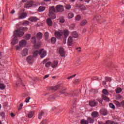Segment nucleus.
Wrapping results in <instances>:
<instances>
[{"mask_svg": "<svg viewBox=\"0 0 124 124\" xmlns=\"http://www.w3.org/2000/svg\"><path fill=\"white\" fill-rule=\"evenodd\" d=\"M24 35V32L21 31L20 30H16L14 32L13 39L12 41V44L13 45H15L18 43V39H17V36H23Z\"/></svg>", "mask_w": 124, "mask_h": 124, "instance_id": "obj_1", "label": "nucleus"}, {"mask_svg": "<svg viewBox=\"0 0 124 124\" xmlns=\"http://www.w3.org/2000/svg\"><path fill=\"white\" fill-rule=\"evenodd\" d=\"M55 12H57L56 11H55V8L54 6H52L49 9V13L48 14V16L49 18L51 19H56V15H55Z\"/></svg>", "mask_w": 124, "mask_h": 124, "instance_id": "obj_2", "label": "nucleus"}, {"mask_svg": "<svg viewBox=\"0 0 124 124\" xmlns=\"http://www.w3.org/2000/svg\"><path fill=\"white\" fill-rule=\"evenodd\" d=\"M56 12H62L63 11V6L62 5H58L55 9Z\"/></svg>", "mask_w": 124, "mask_h": 124, "instance_id": "obj_3", "label": "nucleus"}, {"mask_svg": "<svg viewBox=\"0 0 124 124\" xmlns=\"http://www.w3.org/2000/svg\"><path fill=\"white\" fill-rule=\"evenodd\" d=\"M39 55H40L41 59H43V58L46 56V51L43 49L40 50Z\"/></svg>", "mask_w": 124, "mask_h": 124, "instance_id": "obj_4", "label": "nucleus"}, {"mask_svg": "<svg viewBox=\"0 0 124 124\" xmlns=\"http://www.w3.org/2000/svg\"><path fill=\"white\" fill-rule=\"evenodd\" d=\"M63 34V33H62V31H57L55 32V35L57 38H61V37L62 36Z\"/></svg>", "mask_w": 124, "mask_h": 124, "instance_id": "obj_5", "label": "nucleus"}, {"mask_svg": "<svg viewBox=\"0 0 124 124\" xmlns=\"http://www.w3.org/2000/svg\"><path fill=\"white\" fill-rule=\"evenodd\" d=\"M59 54L62 57H65V51H64V49L62 47L59 48Z\"/></svg>", "mask_w": 124, "mask_h": 124, "instance_id": "obj_6", "label": "nucleus"}, {"mask_svg": "<svg viewBox=\"0 0 124 124\" xmlns=\"http://www.w3.org/2000/svg\"><path fill=\"white\" fill-rule=\"evenodd\" d=\"M100 113L101 115L106 116V115L108 114V111H107V109H106V108H102L100 111Z\"/></svg>", "mask_w": 124, "mask_h": 124, "instance_id": "obj_7", "label": "nucleus"}, {"mask_svg": "<svg viewBox=\"0 0 124 124\" xmlns=\"http://www.w3.org/2000/svg\"><path fill=\"white\" fill-rule=\"evenodd\" d=\"M27 45V41L25 40H22L19 42L20 47H24Z\"/></svg>", "mask_w": 124, "mask_h": 124, "instance_id": "obj_8", "label": "nucleus"}, {"mask_svg": "<svg viewBox=\"0 0 124 124\" xmlns=\"http://www.w3.org/2000/svg\"><path fill=\"white\" fill-rule=\"evenodd\" d=\"M59 63V62L57 61H54L52 63H51V67L52 68H55L58 66V64Z\"/></svg>", "mask_w": 124, "mask_h": 124, "instance_id": "obj_9", "label": "nucleus"}, {"mask_svg": "<svg viewBox=\"0 0 124 124\" xmlns=\"http://www.w3.org/2000/svg\"><path fill=\"white\" fill-rule=\"evenodd\" d=\"M33 57L31 56H29L27 58V62H29V63H31V62H33Z\"/></svg>", "mask_w": 124, "mask_h": 124, "instance_id": "obj_10", "label": "nucleus"}, {"mask_svg": "<svg viewBox=\"0 0 124 124\" xmlns=\"http://www.w3.org/2000/svg\"><path fill=\"white\" fill-rule=\"evenodd\" d=\"M46 24H47L49 27H52L53 25V22H52V20L50 18H48L46 19Z\"/></svg>", "mask_w": 124, "mask_h": 124, "instance_id": "obj_11", "label": "nucleus"}, {"mask_svg": "<svg viewBox=\"0 0 124 124\" xmlns=\"http://www.w3.org/2000/svg\"><path fill=\"white\" fill-rule=\"evenodd\" d=\"M97 104V102H95V101H90L89 102V105H90V106L94 107L95 106H96Z\"/></svg>", "mask_w": 124, "mask_h": 124, "instance_id": "obj_12", "label": "nucleus"}, {"mask_svg": "<svg viewBox=\"0 0 124 124\" xmlns=\"http://www.w3.org/2000/svg\"><path fill=\"white\" fill-rule=\"evenodd\" d=\"M72 42H73V38H72V37L70 36L68 39V44L69 46H71V45L72 44Z\"/></svg>", "mask_w": 124, "mask_h": 124, "instance_id": "obj_13", "label": "nucleus"}, {"mask_svg": "<svg viewBox=\"0 0 124 124\" xmlns=\"http://www.w3.org/2000/svg\"><path fill=\"white\" fill-rule=\"evenodd\" d=\"M28 54V49L25 48L23 50L22 55L23 57L27 56Z\"/></svg>", "mask_w": 124, "mask_h": 124, "instance_id": "obj_14", "label": "nucleus"}, {"mask_svg": "<svg viewBox=\"0 0 124 124\" xmlns=\"http://www.w3.org/2000/svg\"><path fill=\"white\" fill-rule=\"evenodd\" d=\"M34 115V111H31L28 113V117L29 119H31L32 118V117H33Z\"/></svg>", "mask_w": 124, "mask_h": 124, "instance_id": "obj_15", "label": "nucleus"}, {"mask_svg": "<svg viewBox=\"0 0 124 124\" xmlns=\"http://www.w3.org/2000/svg\"><path fill=\"white\" fill-rule=\"evenodd\" d=\"M37 20H38L37 17L35 16H31L29 18V21H31V22H36Z\"/></svg>", "mask_w": 124, "mask_h": 124, "instance_id": "obj_16", "label": "nucleus"}, {"mask_svg": "<svg viewBox=\"0 0 124 124\" xmlns=\"http://www.w3.org/2000/svg\"><path fill=\"white\" fill-rule=\"evenodd\" d=\"M32 4H33V1L31 0L29 1L26 4V6L27 7H31V6H32Z\"/></svg>", "mask_w": 124, "mask_h": 124, "instance_id": "obj_17", "label": "nucleus"}, {"mask_svg": "<svg viewBox=\"0 0 124 124\" xmlns=\"http://www.w3.org/2000/svg\"><path fill=\"white\" fill-rule=\"evenodd\" d=\"M45 7L43 6H40L38 9V12H42L45 10Z\"/></svg>", "mask_w": 124, "mask_h": 124, "instance_id": "obj_18", "label": "nucleus"}, {"mask_svg": "<svg viewBox=\"0 0 124 124\" xmlns=\"http://www.w3.org/2000/svg\"><path fill=\"white\" fill-rule=\"evenodd\" d=\"M26 17H27V13H23L20 14L19 18V19H24V18H26Z\"/></svg>", "mask_w": 124, "mask_h": 124, "instance_id": "obj_19", "label": "nucleus"}, {"mask_svg": "<svg viewBox=\"0 0 124 124\" xmlns=\"http://www.w3.org/2000/svg\"><path fill=\"white\" fill-rule=\"evenodd\" d=\"M65 95H68V96H74L75 95H77V93H76V92H75L74 93H65Z\"/></svg>", "mask_w": 124, "mask_h": 124, "instance_id": "obj_20", "label": "nucleus"}, {"mask_svg": "<svg viewBox=\"0 0 124 124\" xmlns=\"http://www.w3.org/2000/svg\"><path fill=\"white\" fill-rule=\"evenodd\" d=\"M92 116L93 118H97V117L98 116V112L93 111L92 113Z\"/></svg>", "mask_w": 124, "mask_h": 124, "instance_id": "obj_21", "label": "nucleus"}, {"mask_svg": "<svg viewBox=\"0 0 124 124\" xmlns=\"http://www.w3.org/2000/svg\"><path fill=\"white\" fill-rule=\"evenodd\" d=\"M63 33H64V37H65V38H66L67 37V36H68V35H69V31H68V30H64L63 31Z\"/></svg>", "mask_w": 124, "mask_h": 124, "instance_id": "obj_22", "label": "nucleus"}, {"mask_svg": "<svg viewBox=\"0 0 124 124\" xmlns=\"http://www.w3.org/2000/svg\"><path fill=\"white\" fill-rule=\"evenodd\" d=\"M88 24V21L86 19L83 20L81 23H80V26H85V25H87Z\"/></svg>", "mask_w": 124, "mask_h": 124, "instance_id": "obj_23", "label": "nucleus"}, {"mask_svg": "<svg viewBox=\"0 0 124 124\" xmlns=\"http://www.w3.org/2000/svg\"><path fill=\"white\" fill-rule=\"evenodd\" d=\"M38 55H39V50H36L33 53V57L35 58Z\"/></svg>", "mask_w": 124, "mask_h": 124, "instance_id": "obj_24", "label": "nucleus"}, {"mask_svg": "<svg viewBox=\"0 0 124 124\" xmlns=\"http://www.w3.org/2000/svg\"><path fill=\"white\" fill-rule=\"evenodd\" d=\"M102 98L104 100H106V101H109L110 100L109 98L108 97L105 96V95H102Z\"/></svg>", "mask_w": 124, "mask_h": 124, "instance_id": "obj_25", "label": "nucleus"}, {"mask_svg": "<svg viewBox=\"0 0 124 124\" xmlns=\"http://www.w3.org/2000/svg\"><path fill=\"white\" fill-rule=\"evenodd\" d=\"M60 88V86L57 85L56 86H52L50 87V90H52V91H56V90H58V88Z\"/></svg>", "mask_w": 124, "mask_h": 124, "instance_id": "obj_26", "label": "nucleus"}, {"mask_svg": "<svg viewBox=\"0 0 124 124\" xmlns=\"http://www.w3.org/2000/svg\"><path fill=\"white\" fill-rule=\"evenodd\" d=\"M102 93L105 95H109V92L105 89L103 90Z\"/></svg>", "mask_w": 124, "mask_h": 124, "instance_id": "obj_27", "label": "nucleus"}, {"mask_svg": "<svg viewBox=\"0 0 124 124\" xmlns=\"http://www.w3.org/2000/svg\"><path fill=\"white\" fill-rule=\"evenodd\" d=\"M20 85H23V82H22V80H21V78L19 79V81H17L16 83V86L19 87Z\"/></svg>", "mask_w": 124, "mask_h": 124, "instance_id": "obj_28", "label": "nucleus"}, {"mask_svg": "<svg viewBox=\"0 0 124 124\" xmlns=\"http://www.w3.org/2000/svg\"><path fill=\"white\" fill-rule=\"evenodd\" d=\"M42 36H43V34L41 32H39L37 34V38H38V39H41V38H42Z\"/></svg>", "mask_w": 124, "mask_h": 124, "instance_id": "obj_29", "label": "nucleus"}, {"mask_svg": "<svg viewBox=\"0 0 124 124\" xmlns=\"http://www.w3.org/2000/svg\"><path fill=\"white\" fill-rule=\"evenodd\" d=\"M44 116V112L41 111L38 114V119L40 120L42 118V116Z\"/></svg>", "mask_w": 124, "mask_h": 124, "instance_id": "obj_30", "label": "nucleus"}, {"mask_svg": "<svg viewBox=\"0 0 124 124\" xmlns=\"http://www.w3.org/2000/svg\"><path fill=\"white\" fill-rule=\"evenodd\" d=\"M72 36H73L75 38H77L78 37V33H77V32L74 31L72 33Z\"/></svg>", "mask_w": 124, "mask_h": 124, "instance_id": "obj_31", "label": "nucleus"}, {"mask_svg": "<svg viewBox=\"0 0 124 124\" xmlns=\"http://www.w3.org/2000/svg\"><path fill=\"white\" fill-rule=\"evenodd\" d=\"M57 41V39L55 37H52L51 39V42L52 44H55L56 43V42Z\"/></svg>", "mask_w": 124, "mask_h": 124, "instance_id": "obj_32", "label": "nucleus"}, {"mask_svg": "<svg viewBox=\"0 0 124 124\" xmlns=\"http://www.w3.org/2000/svg\"><path fill=\"white\" fill-rule=\"evenodd\" d=\"M87 120H88L87 121L89 122L90 124H93V123L94 122L93 118H92L91 117H89Z\"/></svg>", "mask_w": 124, "mask_h": 124, "instance_id": "obj_33", "label": "nucleus"}, {"mask_svg": "<svg viewBox=\"0 0 124 124\" xmlns=\"http://www.w3.org/2000/svg\"><path fill=\"white\" fill-rule=\"evenodd\" d=\"M73 17H74V15L73 13H69L68 14V19H71V18H73Z\"/></svg>", "mask_w": 124, "mask_h": 124, "instance_id": "obj_34", "label": "nucleus"}, {"mask_svg": "<svg viewBox=\"0 0 124 124\" xmlns=\"http://www.w3.org/2000/svg\"><path fill=\"white\" fill-rule=\"evenodd\" d=\"M106 124H117V123L114 122L113 121L108 120V121L106 122Z\"/></svg>", "mask_w": 124, "mask_h": 124, "instance_id": "obj_35", "label": "nucleus"}, {"mask_svg": "<svg viewBox=\"0 0 124 124\" xmlns=\"http://www.w3.org/2000/svg\"><path fill=\"white\" fill-rule=\"evenodd\" d=\"M81 124H88L89 122L85 119H83L81 121Z\"/></svg>", "mask_w": 124, "mask_h": 124, "instance_id": "obj_36", "label": "nucleus"}, {"mask_svg": "<svg viewBox=\"0 0 124 124\" xmlns=\"http://www.w3.org/2000/svg\"><path fill=\"white\" fill-rule=\"evenodd\" d=\"M116 99L119 100L120 99H122V98H123V96H122V95H121V94H118L116 95Z\"/></svg>", "mask_w": 124, "mask_h": 124, "instance_id": "obj_37", "label": "nucleus"}, {"mask_svg": "<svg viewBox=\"0 0 124 124\" xmlns=\"http://www.w3.org/2000/svg\"><path fill=\"white\" fill-rule=\"evenodd\" d=\"M30 38H31V34H28L24 36V39H26V40H29Z\"/></svg>", "mask_w": 124, "mask_h": 124, "instance_id": "obj_38", "label": "nucleus"}, {"mask_svg": "<svg viewBox=\"0 0 124 124\" xmlns=\"http://www.w3.org/2000/svg\"><path fill=\"white\" fill-rule=\"evenodd\" d=\"M116 93H120L122 92V88L119 87L116 89Z\"/></svg>", "mask_w": 124, "mask_h": 124, "instance_id": "obj_39", "label": "nucleus"}, {"mask_svg": "<svg viewBox=\"0 0 124 124\" xmlns=\"http://www.w3.org/2000/svg\"><path fill=\"white\" fill-rule=\"evenodd\" d=\"M109 106L110 108H111V109H115L116 108V107L112 103H109Z\"/></svg>", "mask_w": 124, "mask_h": 124, "instance_id": "obj_40", "label": "nucleus"}, {"mask_svg": "<svg viewBox=\"0 0 124 124\" xmlns=\"http://www.w3.org/2000/svg\"><path fill=\"white\" fill-rule=\"evenodd\" d=\"M31 41L33 43H36V38L35 36H33L31 38Z\"/></svg>", "mask_w": 124, "mask_h": 124, "instance_id": "obj_41", "label": "nucleus"}, {"mask_svg": "<svg viewBox=\"0 0 124 124\" xmlns=\"http://www.w3.org/2000/svg\"><path fill=\"white\" fill-rule=\"evenodd\" d=\"M29 23L28 21H24L22 22V24L23 26H28V25H29Z\"/></svg>", "mask_w": 124, "mask_h": 124, "instance_id": "obj_42", "label": "nucleus"}, {"mask_svg": "<svg viewBox=\"0 0 124 124\" xmlns=\"http://www.w3.org/2000/svg\"><path fill=\"white\" fill-rule=\"evenodd\" d=\"M5 87V86H4V84L2 83H0V90H4V88Z\"/></svg>", "mask_w": 124, "mask_h": 124, "instance_id": "obj_43", "label": "nucleus"}, {"mask_svg": "<svg viewBox=\"0 0 124 124\" xmlns=\"http://www.w3.org/2000/svg\"><path fill=\"white\" fill-rule=\"evenodd\" d=\"M45 36H46V40H47L49 37V33H48V32H46L45 33Z\"/></svg>", "mask_w": 124, "mask_h": 124, "instance_id": "obj_44", "label": "nucleus"}, {"mask_svg": "<svg viewBox=\"0 0 124 124\" xmlns=\"http://www.w3.org/2000/svg\"><path fill=\"white\" fill-rule=\"evenodd\" d=\"M76 21H80V20H81V16L80 15H78L76 17Z\"/></svg>", "mask_w": 124, "mask_h": 124, "instance_id": "obj_45", "label": "nucleus"}, {"mask_svg": "<svg viewBox=\"0 0 124 124\" xmlns=\"http://www.w3.org/2000/svg\"><path fill=\"white\" fill-rule=\"evenodd\" d=\"M46 67H49V66H50V65H51V63L50 62H46Z\"/></svg>", "mask_w": 124, "mask_h": 124, "instance_id": "obj_46", "label": "nucleus"}, {"mask_svg": "<svg viewBox=\"0 0 124 124\" xmlns=\"http://www.w3.org/2000/svg\"><path fill=\"white\" fill-rule=\"evenodd\" d=\"M95 18L96 20H97V21L101 20V16H95Z\"/></svg>", "mask_w": 124, "mask_h": 124, "instance_id": "obj_47", "label": "nucleus"}, {"mask_svg": "<svg viewBox=\"0 0 124 124\" xmlns=\"http://www.w3.org/2000/svg\"><path fill=\"white\" fill-rule=\"evenodd\" d=\"M23 106H24V104L23 103H21L20 104L19 107L18 108L19 111H20V110H22Z\"/></svg>", "mask_w": 124, "mask_h": 124, "instance_id": "obj_48", "label": "nucleus"}, {"mask_svg": "<svg viewBox=\"0 0 124 124\" xmlns=\"http://www.w3.org/2000/svg\"><path fill=\"white\" fill-rule=\"evenodd\" d=\"M65 8H66V9L69 10V9H70V8H71V6H70V5H69V4H66L65 5Z\"/></svg>", "mask_w": 124, "mask_h": 124, "instance_id": "obj_49", "label": "nucleus"}, {"mask_svg": "<svg viewBox=\"0 0 124 124\" xmlns=\"http://www.w3.org/2000/svg\"><path fill=\"white\" fill-rule=\"evenodd\" d=\"M105 79H106V81H107V82H111V78H110L106 77Z\"/></svg>", "mask_w": 124, "mask_h": 124, "instance_id": "obj_50", "label": "nucleus"}, {"mask_svg": "<svg viewBox=\"0 0 124 124\" xmlns=\"http://www.w3.org/2000/svg\"><path fill=\"white\" fill-rule=\"evenodd\" d=\"M30 99H31V97H28L27 98H26L25 99V102L28 103L30 101Z\"/></svg>", "mask_w": 124, "mask_h": 124, "instance_id": "obj_51", "label": "nucleus"}, {"mask_svg": "<svg viewBox=\"0 0 124 124\" xmlns=\"http://www.w3.org/2000/svg\"><path fill=\"white\" fill-rule=\"evenodd\" d=\"M34 47L36 48V49H38V48H39V47H40V45L36 44L34 45Z\"/></svg>", "mask_w": 124, "mask_h": 124, "instance_id": "obj_52", "label": "nucleus"}, {"mask_svg": "<svg viewBox=\"0 0 124 124\" xmlns=\"http://www.w3.org/2000/svg\"><path fill=\"white\" fill-rule=\"evenodd\" d=\"M40 124H47V121L43 120Z\"/></svg>", "mask_w": 124, "mask_h": 124, "instance_id": "obj_53", "label": "nucleus"}, {"mask_svg": "<svg viewBox=\"0 0 124 124\" xmlns=\"http://www.w3.org/2000/svg\"><path fill=\"white\" fill-rule=\"evenodd\" d=\"M60 22L62 24H63V23H64V22H65L64 19H63V18L61 19L60 20Z\"/></svg>", "mask_w": 124, "mask_h": 124, "instance_id": "obj_54", "label": "nucleus"}, {"mask_svg": "<svg viewBox=\"0 0 124 124\" xmlns=\"http://www.w3.org/2000/svg\"><path fill=\"white\" fill-rule=\"evenodd\" d=\"M76 76V74L74 75L73 76H70L68 78H67V79L69 80V79H71V78H73L74 77H75Z\"/></svg>", "mask_w": 124, "mask_h": 124, "instance_id": "obj_55", "label": "nucleus"}, {"mask_svg": "<svg viewBox=\"0 0 124 124\" xmlns=\"http://www.w3.org/2000/svg\"><path fill=\"white\" fill-rule=\"evenodd\" d=\"M20 30L21 31H27V30H28V28H27V27H22L20 28Z\"/></svg>", "mask_w": 124, "mask_h": 124, "instance_id": "obj_56", "label": "nucleus"}, {"mask_svg": "<svg viewBox=\"0 0 124 124\" xmlns=\"http://www.w3.org/2000/svg\"><path fill=\"white\" fill-rule=\"evenodd\" d=\"M92 80H98V78L97 77H94L93 78Z\"/></svg>", "mask_w": 124, "mask_h": 124, "instance_id": "obj_57", "label": "nucleus"}, {"mask_svg": "<svg viewBox=\"0 0 124 124\" xmlns=\"http://www.w3.org/2000/svg\"><path fill=\"white\" fill-rule=\"evenodd\" d=\"M49 76H50L49 75H46L45 76V77H44V79H46V78H48L49 77Z\"/></svg>", "mask_w": 124, "mask_h": 124, "instance_id": "obj_58", "label": "nucleus"}, {"mask_svg": "<svg viewBox=\"0 0 124 124\" xmlns=\"http://www.w3.org/2000/svg\"><path fill=\"white\" fill-rule=\"evenodd\" d=\"M98 101L100 103V104H102V100L101 99H98Z\"/></svg>", "mask_w": 124, "mask_h": 124, "instance_id": "obj_59", "label": "nucleus"}, {"mask_svg": "<svg viewBox=\"0 0 124 124\" xmlns=\"http://www.w3.org/2000/svg\"><path fill=\"white\" fill-rule=\"evenodd\" d=\"M64 91H65V89H64V90L63 91H61L60 92V93H65L64 92Z\"/></svg>", "mask_w": 124, "mask_h": 124, "instance_id": "obj_60", "label": "nucleus"}, {"mask_svg": "<svg viewBox=\"0 0 124 124\" xmlns=\"http://www.w3.org/2000/svg\"><path fill=\"white\" fill-rule=\"evenodd\" d=\"M20 49V46H16V50H19Z\"/></svg>", "mask_w": 124, "mask_h": 124, "instance_id": "obj_61", "label": "nucleus"}, {"mask_svg": "<svg viewBox=\"0 0 124 124\" xmlns=\"http://www.w3.org/2000/svg\"><path fill=\"white\" fill-rule=\"evenodd\" d=\"M11 13L12 14H14V13H15V11L14 10H13L11 12Z\"/></svg>", "mask_w": 124, "mask_h": 124, "instance_id": "obj_62", "label": "nucleus"}, {"mask_svg": "<svg viewBox=\"0 0 124 124\" xmlns=\"http://www.w3.org/2000/svg\"><path fill=\"white\" fill-rule=\"evenodd\" d=\"M15 116V115H14V113H11V117H14Z\"/></svg>", "mask_w": 124, "mask_h": 124, "instance_id": "obj_63", "label": "nucleus"}, {"mask_svg": "<svg viewBox=\"0 0 124 124\" xmlns=\"http://www.w3.org/2000/svg\"><path fill=\"white\" fill-rule=\"evenodd\" d=\"M1 116L2 117H4V113H3V112L1 113Z\"/></svg>", "mask_w": 124, "mask_h": 124, "instance_id": "obj_64", "label": "nucleus"}]
</instances>
